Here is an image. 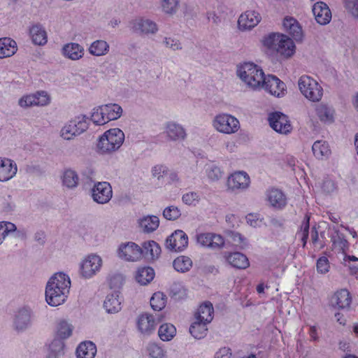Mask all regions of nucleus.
<instances>
[{
  "instance_id": "obj_30",
  "label": "nucleus",
  "mask_w": 358,
  "mask_h": 358,
  "mask_svg": "<svg viewBox=\"0 0 358 358\" xmlns=\"http://www.w3.org/2000/svg\"><path fill=\"white\" fill-rule=\"evenodd\" d=\"M315 111L320 121L331 123L334 120V110L327 105L321 103L316 106Z\"/></svg>"
},
{
  "instance_id": "obj_29",
  "label": "nucleus",
  "mask_w": 358,
  "mask_h": 358,
  "mask_svg": "<svg viewBox=\"0 0 358 358\" xmlns=\"http://www.w3.org/2000/svg\"><path fill=\"white\" fill-rule=\"evenodd\" d=\"M155 275V273L152 268L150 266H144L138 268L135 278L139 284L145 285L154 279Z\"/></svg>"
},
{
  "instance_id": "obj_44",
  "label": "nucleus",
  "mask_w": 358,
  "mask_h": 358,
  "mask_svg": "<svg viewBox=\"0 0 358 358\" xmlns=\"http://www.w3.org/2000/svg\"><path fill=\"white\" fill-rule=\"evenodd\" d=\"M331 242L334 249L338 252L345 254L348 249V242L342 235L334 236L331 238Z\"/></svg>"
},
{
  "instance_id": "obj_3",
  "label": "nucleus",
  "mask_w": 358,
  "mask_h": 358,
  "mask_svg": "<svg viewBox=\"0 0 358 358\" xmlns=\"http://www.w3.org/2000/svg\"><path fill=\"white\" fill-rule=\"evenodd\" d=\"M241 80L254 90L262 89L265 78L263 70L257 64L245 62L238 69Z\"/></svg>"
},
{
  "instance_id": "obj_51",
  "label": "nucleus",
  "mask_w": 358,
  "mask_h": 358,
  "mask_svg": "<svg viewBox=\"0 0 358 358\" xmlns=\"http://www.w3.org/2000/svg\"><path fill=\"white\" fill-rule=\"evenodd\" d=\"M182 200L186 205L196 206L200 200V196L197 192H189L182 195Z\"/></svg>"
},
{
  "instance_id": "obj_28",
  "label": "nucleus",
  "mask_w": 358,
  "mask_h": 358,
  "mask_svg": "<svg viewBox=\"0 0 358 358\" xmlns=\"http://www.w3.org/2000/svg\"><path fill=\"white\" fill-rule=\"evenodd\" d=\"M96 353V347L92 341L81 343L76 349L78 358H94Z\"/></svg>"
},
{
  "instance_id": "obj_37",
  "label": "nucleus",
  "mask_w": 358,
  "mask_h": 358,
  "mask_svg": "<svg viewBox=\"0 0 358 358\" xmlns=\"http://www.w3.org/2000/svg\"><path fill=\"white\" fill-rule=\"evenodd\" d=\"M207 324L208 323L202 320H195L189 327V333L196 339L203 338L207 334Z\"/></svg>"
},
{
  "instance_id": "obj_54",
  "label": "nucleus",
  "mask_w": 358,
  "mask_h": 358,
  "mask_svg": "<svg viewBox=\"0 0 358 358\" xmlns=\"http://www.w3.org/2000/svg\"><path fill=\"white\" fill-rule=\"evenodd\" d=\"M317 271L320 273H326L329 271L330 265L329 262L326 257H321L317 261Z\"/></svg>"
},
{
  "instance_id": "obj_23",
  "label": "nucleus",
  "mask_w": 358,
  "mask_h": 358,
  "mask_svg": "<svg viewBox=\"0 0 358 358\" xmlns=\"http://www.w3.org/2000/svg\"><path fill=\"white\" fill-rule=\"evenodd\" d=\"M214 315V309L213 304L210 301H205L198 308L194 314L195 320H202L210 323Z\"/></svg>"
},
{
  "instance_id": "obj_36",
  "label": "nucleus",
  "mask_w": 358,
  "mask_h": 358,
  "mask_svg": "<svg viewBox=\"0 0 358 358\" xmlns=\"http://www.w3.org/2000/svg\"><path fill=\"white\" fill-rule=\"evenodd\" d=\"M31 313L30 311L26 308L21 309L15 315L14 324L16 329H24L30 322Z\"/></svg>"
},
{
  "instance_id": "obj_39",
  "label": "nucleus",
  "mask_w": 358,
  "mask_h": 358,
  "mask_svg": "<svg viewBox=\"0 0 358 358\" xmlns=\"http://www.w3.org/2000/svg\"><path fill=\"white\" fill-rule=\"evenodd\" d=\"M151 308L155 311L164 309L167 303L166 296L162 292H155L150 301Z\"/></svg>"
},
{
  "instance_id": "obj_24",
  "label": "nucleus",
  "mask_w": 358,
  "mask_h": 358,
  "mask_svg": "<svg viewBox=\"0 0 358 358\" xmlns=\"http://www.w3.org/2000/svg\"><path fill=\"white\" fill-rule=\"evenodd\" d=\"M122 297L120 292L108 294L103 303L106 311L110 313H117L121 310Z\"/></svg>"
},
{
  "instance_id": "obj_19",
  "label": "nucleus",
  "mask_w": 358,
  "mask_h": 358,
  "mask_svg": "<svg viewBox=\"0 0 358 358\" xmlns=\"http://www.w3.org/2000/svg\"><path fill=\"white\" fill-rule=\"evenodd\" d=\"M17 171L15 162L8 158L0 157V181L6 182L13 178Z\"/></svg>"
},
{
  "instance_id": "obj_14",
  "label": "nucleus",
  "mask_w": 358,
  "mask_h": 358,
  "mask_svg": "<svg viewBox=\"0 0 358 358\" xmlns=\"http://www.w3.org/2000/svg\"><path fill=\"white\" fill-rule=\"evenodd\" d=\"M169 249L175 251H182L187 247L188 237L182 230H177L173 233L166 241Z\"/></svg>"
},
{
  "instance_id": "obj_52",
  "label": "nucleus",
  "mask_w": 358,
  "mask_h": 358,
  "mask_svg": "<svg viewBox=\"0 0 358 358\" xmlns=\"http://www.w3.org/2000/svg\"><path fill=\"white\" fill-rule=\"evenodd\" d=\"M206 172L208 178L211 180H217L222 177L220 169L214 164L208 165Z\"/></svg>"
},
{
  "instance_id": "obj_2",
  "label": "nucleus",
  "mask_w": 358,
  "mask_h": 358,
  "mask_svg": "<svg viewBox=\"0 0 358 358\" xmlns=\"http://www.w3.org/2000/svg\"><path fill=\"white\" fill-rule=\"evenodd\" d=\"M263 44L268 49L275 50L284 57H289L295 52V45L287 36L278 33H271L263 39Z\"/></svg>"
},
{
  "instance_id": "obj_31",
  "label": "nucleus",
  "mask_w": 358,
  "mask_h": 358,
  "mask_svg": "<svg viewBox=\"0 0 358 358\" xmlns=\"http://www.w3.org/2000/svg\"><path fill=\"white\" fill-rule=\"evenodd\" d=\"M63 53L66 57L72 60H77L83 57L84 50L79 44L71 43L64 45Z\"/></svg>"
},
{
  "instance_id": "obj_60",
  "label": "nucleus",
  "mask_w": 358,
  "mask_h": 358,
  "mask_svg": "<svg viewBox=\"0 0 358 358\" xmlns=\"http://www.w3.org/2000/svg\"><path fill=\"white\" fill-rule=\"evenodd\" d=\"M306 222L303 224L302 226V236L301 237V241L303 243V246L305 247L307 240L308 238V231H309V217L308 216L306 217Z\"/></svg>"
},
{
  "instance_id": "obj_25",
  "label": "nucleus",
  "mask_w": 358,
  "mask_h": 358,
  "mask_svg": "<svg viewBox=\"0 0 358 358\" xmlns=\"http://www.w3.org/2000/svg\"><path fill=\"white\" fill-rule=\"evenodd\" d=\"M17 50L16 42L10 38H0V59L10 57Z\"/></svg>"
},
{
  "instance_id": "obj_46",
  "label": "nucleus",
  "mask_w": 358,
  "mask_h": 358,
  "mask_svg": "<svg viewBox=\"0 0 358 358\" xmlns=\"http://www.w3.org/2000/svg\"><path fill=\"white\" fill-rule=\"evenodd\" d=\"M103 113V106L94 108L91 115V120L97 125H103L108 123L106 115Z\"/></svg>"
},
{
  "instance_id": "obj_13",
  "label": "nucleus",
  "mask_w": 358,
  "mask_h": 358,
  "mask_svg": "<svg viewBox=\"0 0 358 358\" xmlns=\"http://www.w3.org/2000/svg\"><path fill=\"white\" fill-rule=\"evenodd\" d=\"M92 192L94 201L99 203H108L113 195L112 187L107 182H98L94 185Z\"/></svg>"
},
{
  "instance_id": "obj_11",
  "label": "nucleus",
  "mask_w": 358,
  "mask_h": 358,
  "mask_svg": "<svg viewBox=\"0 0 358 358\" xmlns=\"http://www.w3.org/2000/svg\"><path fill=\"white\" fill-rule=\"evenodd\" d=\"M102 265L101 257L96 255H88L82 262L80 273L85 278H90L98 272Z\"/></svg>"
},
{
  "instance_id": "obj_43",
  "label": "nucleus",
  "mask_w": 358,
  "mask_h": 358,
  "mask_svg": "<svg viewBox=\"0 0 358 358\" xmlns=\"http://www.w3.org/2000/svg\"><path fill=\"white\" fill-rule=\"evenodd\" d=\"M109 45L102 40H97L92 43L89 48L90 52L96 56L105 55L108 51Z\"/></svg>"
},
{
  "instance_id": "obj_48",
  "label": "nucleus",
  "mask_w": 358,
  "mask_h": 358,
  "mask_svg": "<svg viewBox=\"0 0 358 358\" xmlns=\"http://www.w3.org/2000/svg\"><path fill=\"white\" fill-rule=\"evenodd\" d=\"M76 124L73 122L69 121L61 131V136L63 138L66 140L72 139L74 136L79 135L77 134L76 129H75Z\"/></svg>"
},
{
  "instance_id": "obj_5",
  "label": "nucleus",
  "mask_w": 358,
  "mask_h": 358,
  "mask_svg": "<svg viewBox=\"0 0 358 358\" xmlns=\"http://www.w3.org/2000/svg\"><path fill=\"white\" fill-rule=\"evenodd\" d=\"M72 327L65 320L59 322L57 326L55 338L49 345L50 353L48 358H57L64 348L63 340L69 338L72 334Z\"/></svg>"
},
{
  "instance_id": "obj_64",
  "label": "nucleus",
  "mask_w": 358,
  "mask_h": 358,
  "mask_svg": "<svg viewBox=\"0 0 358 358\" xmlns=\"http://www.w3.org/2000/svg\"><path fill=\"white\" fill-rule=\"evenodd\" d=\"M247 222L250 224L251 226L255 227L257 224L258 219L256 218V216L253 214H248L246 216Z\"/></svg>"
},
{
  "instance_id": "obj_12",
  "label": "nucleus",
  "mask_w": 358,
  "mask_h": 358,
  "mask_svg": "<svg viewBox=\"0 0 358 358\" xmlns=\"http://www.w3.org/2000/svg\"><path fill=\"white\" fill-rule=\"evenodd\" d=\"M196 241L201 245L211 249H220L224 245L223 237L214 233H200L196 235Z\"/></svg>"
},
{
  "instance_id": "obj_4",
  "label": "nucleus",
  "mask_w": 358,
  "mask_h": 358,
  "mask_svg": "<svg viewBox=\"0 0 358 358\" xmlns=\"http://www.w3.org/2000/svg\"><path fill=\"white\" fill-rule=\"evenodd\" d=\"M124 140V134L121 129H110L99 138L97 148L102 153L114 152L120 148Z\"/></svg>"
},
{
  "instance_id": "obj_9",
  "label": "nucleus",
  "mask_w": 358,
  "mask_h": 358,
  "mask_svg": "<svg viewBox=\"0 0 358 358\" xmlns=\"http://www.w3.org/2000/svg\"><path fill=\"white\" fill-rule=\"evenodd\" d=\"M118 255L128 262H137L143 258L142 248L134 242L122 243L118 248Z\"/></svg>"
},
{
  "instance_id": "obj_59",
  "label": "nucleus",
  "mask_w": 358,
  "mask_h": 358,
  "mask_svg": "<svg viewBox=\"0 0 358 358\" xmlns=\"http://www.w3.org/2000/svg\"><path fill=\"white\" fill-rule=\"evenodd\" d=\"M168 174V169L162 165H157L152 169V175L158 179Z\"/></svg>"
},
{
  "instance_id": "obj_61",
  "label": "nucleus",
  "mask_w": 358,
  "mask_h": 358,
  "mask_svg": "<svg viewBox=\"0 0 358 358\" xmlns=\"http://www.w3.org/2000/svg\"><path fill=\"white\" fill-rule=\"evenodd\" d=\"M0 229H2L5 238L9 232L15 231L16 227L11 222H0Z\"/></svg>"
},
{
  "instance_id": "obj_17",
  "label": "nucleus",
  "mask_w": 358,
  "mask_h": 358,
  "mask_svg": "<svg viewBox=\"0 0 358 358\" xmlns=\"http://www.w3.org/2000/svg\"><path fill=\"white\" fill-rule=\"evenodd\" d=\"M250 184V177L244 171H237L231 174L227 180L228 187L232 190L243 189Z\"/></svg>"
},
{
  "instance_id": "obj_35",
  "label": "nucleus",
  "mask_w": 358,
  "mask_h": 358,
  "mask_svg": "<svg viewBox=\"0 0 358 358\" xmlns=\"http://www.w3.org/2000/svg\"><path fill=\"white\" fill-rule=\"evenodd\" d=\"M312 150L313 155L317 159H322L328 157L331 154L329 144L323 141H315L312 146Z\"/></svg>"
},
{
  "instance_id": "obj_33",
  "label": "nucleus",
  "mask_w": 358,
  "mask_h": 358,
  "mask_svg": "<svg viewBox=\"0 0 358 358\" xmlns=\"http://www.w3.org/2000/svg\"><path fill=\"white\" fill-rule=\"evenodd\" d=\"M166 132L169 138L173 141L182 140L186 136V133L183 127L173 122L167 124Z\"/></svg>"
},
{
  "instance_id": "obj_15",
  "label": "nucleus",
  "mask_w": 358,
  "mask_h": 358,
  "mask_svg": "<svg viewBox=\"0 0 358 358\" xmlns=\"http://www.w3.org/2000/svg\"><path fill=\"white\" fill-rule=\"evenodd\" d=\"M261 15L255 10H247L242 13L238 20V28L241 30L251 29L261 21Z\"/></svg>"
},
{
  "instance_id": "obj_53",
  "label": "nucleus",
  "mask_w": 358,
  "mask_h": 358,
  "mask_svg": "<svg viewBox=\"0 0 358 358\" xmlns=\"http://www.w3.org/2000/svg\"><path fill=\"white\" fill-rule=\"evenodd\" d=\"M231 240L233 244L240 249L245 248L248 245L247 239L242 236L241 234L237 232H233L231 234Z\"/></svg>"
},
{
  "instance_id": "obj_47",
  "label": "nucleus",
  "mask_w": 358,
  "mask_h": 358,
  "mask_svg": "<svg viewBox=\"0 0 358 358\" xmlns=\"http://www.w3.org/2000/svg\"><path fill=\"white\" fill-rule=\"evenodd\" d=\"M71 122L76 124L75 129H76L77 134H79V135L88 128V118L85 115L76 117Z\"/></svg>"
},
{
  "instance_id": "obj_56",
  "label": "nucleus",
  "mask_w": 358,
  "mask_h": 358,
  "mask_svg": "<svg viewBox=\"0 0 358 358\" xmlns=\"http://www.w3.org/2000/svg\"><path fill=\"white\" fill-rule=\"evenodd\" d=\"M178 4V0H162V6L166 13H172L176 11Z\"/></svg>"
},
{
  "instance_id": "obj_45",
  "label": "nucleus",
  "mask_w": 358,
  "mask_h": 358,
  "mask_svg": "<svg viewBox=\"0 0 358 358\" xmlns=\"http://www.w3.org/2000/svg\"><path fill=\"white\" fill-rule=\"evenodd\" d=\"M62 181L65 186L72 188L77 185L78 177L75 171L66 170L64 173Z\"/></svg>"
},
{
  "instance_id": "obj_49",
  "label": "nucleus",
  "mask_w": 358,
  "mask_h": 358,
  "mask_svg": "<svg viewBox=\"0 0 358 358\" xmlns=\"http://www.w3.org/2000/svg\"><path fill=\"white\" fill-rule=\"evenodd\" d=\"M180 215V210L175 206H168L163 211L164 217L169 220H176Z\"/></svg>"
},
{
  "instance_id": "obj_20",
  "label": "nucleus",
  "mask_w": 358,
  "mask_h": 358,
  "mask_svg": "<svg viewBox=\"0 0 358 358\" xmlns=\"http://www.w3.org/2000/svg\"><path fill=\"white\" fill-rule=\"evenodd\" d=\"M334 307L340 309L348 308L352 303V296L347 289L337 290L331 299Z\"/></svg>"
},
{
  "instance_id": "obj_63",
  "label": "nucleus",
  "mask_w": 358,
  "mask_h": 358,
  "mask_svg": "<svg viewBox=\"0 0 358 358\" xmlns=\"http://www.w3.org/2000/svg\"><path fill=\"white\" fill-rule=\"evenodd\" d=\"M165 43L166 46H169L173 50H178L180 48V43L178 41H175L174 39L171 38H165Z\"/></svg>"
},
{
  "instance_id": "obj_41",
  "label": "nucleus",
  "mask_w": 358,
  "mask_h": 358,
  "mask_svg": "<svg viewBox=\"0 0 358 358\" xmlns=\"http://www.w3.org/2000/svg\"><path fill=\"white\" fill-rule=\"evenodd\" d=\"M176 329L175 326L169 323L162 324L158 330V335L164 341L171 340L176 335Z\"/></svg>"
},
{
  "instance_id": "obj_6",
  "label": "nucleus",
  "mask_w": 358,
  "mask_h": 358,
  "mask_svg": "<svg viewBox=\"0 0 358 358\" xmlns=\"http://www.w3.org/2000/svg\"><path fill=\"white\" fill-rule=\"evenodd\" d=\"M301 93L309 101H320L323 96V88L318 82L309 76H302L298 81Z\"/></svg>"
},
{
  "instance_id": "obj_32",
  "label": "nucleus",
  "mask_w": 358,
  "mask_h": 358,
  "mask_svg": "<svg viewBox=\"0 0 358 358\" xmlns=\"http://www.w3.org/2000/svg\"><path fill=\"white\" fill-rule=\"evenodd\" d=\"M29 34L34 44L43 45L47 43V34L45 29L38 25L30 28Z\"/></svg>"
},
{
  "instance_id": "obj_62",
  "label": "nucleus",
  "mask_w": 358,
  "mask_h": 358,
  "mask_svg": "<svg viewBox=\"0 0 358 358\" xmlns=\"http://www.w3.org/2000/svg\"><path fill=\"white\" fill-rule=\"evenodd\" d=\"M231 356V349L229 348H222L215 354V358H230Z\"/></svg>"
},
{
  "instance_id": "obj_40",
  "label": "nucleus",
  "mask_w": 358,
  "mask_h": 358,
  "mask_svg": "<svg viewBox=\"0 0 358 358\" xmlns=\"http://www.w3.org/2000/svg\"><path fill=\"white\" fill-rule=\"evenodd\" d=\"M139 224L144 231L152 232L158 228L159 220L157 216H147L140 220Z\"/></svg>"
},
{
  "instance_id": "obj_8",
  "label": "nucleus",
  "mask_w": 358,
  "mask_h": 358,
  "mask_svg": "<svg viewBox=\"0 0 358 358\" xmlns=\"http://www.w3.org/2000/svg\"><path fill=\"white\" fill-rule=\"evenodd\" d=\"M268 121L271 128L280 134H287L292 130V126L288 117L282 113L274 112L271 113Z\"/></svg>"
},
{
  "instance_id": "obj_58",
  "label": "nucleus",
  "mask_w": 358,
  "mask_h": 358,
  "mask_svg": "<svg viewBox=\"0 0 358 358\" xmlns=\"http://www.w3.org/2000/svg\"><path fill=\"white\" fill-rule=\"evenodd\" d=\"M35 96L34 94H29V95H25L23 96L20 100H19V105L21 107H29L32 106H36V103L35 102Z\"/></svg>"
},
{
  "instance_id": "obj_1",
  "label": "nucleus",
  "mask_w": 358,
  "mask_h": 358,
  "mask_svg": "<svg viewBox=\"0 0 358 358\" xmlns=\"http://www.w3.org/2000/svg\"><path fill=\"white\" fill-rule=\"evenodd\" d=\"M71 281L69 277L63 273H57L52 276L45 288V300L52 306L62 304L69 292Z\"/></svg>"
},
{
  "instance_id": "obj_27",
  "label": "nucleus",
  "mask_w": 358,
  "mask_h": 358,
  "mask_svg": "<svg viewBox=\"0 0 358 358\" xmlns=\"http://www.w3.org/2000/svg\"><path fill=\"white\" fill-rule=\"evenodd\" d=\"M226 259L231 266L238 269H245L250 266L248 257L241 252L230 253Z\"/></svg>"
},
{
  "instance_id": "obj_57",
  "label": "nucleus",
  "mask_w": 358,
  "mask_h": 358,
  "mask_svg": "<svg viewBox=\"0 0 358 358\" xmlns=\"http://www.w3.org/2000/svg\"><path fill=\"white\" fill-rule=\"evenodd\" d=\"M346 10L354 17H358V0H343Z\"/></svg>"
},
{
  "instance_id": "obj_55",
  "label": "nucleus",
  "mask_w": 358,
  "mask_h": 358,
  "mask_svg": "<svg viewBox=\"0 0 358 358\" xmlns=\"http://www.w3.org/2000/svg\"><path fill=\"white\" fill-rule=\"evenodd\" d=\"M34 96H35V102L36 103V106H46L48 105L50 101V98L47 92H38L36 94H34Z\"/></svg>"
},
{
  "instance_id": "obj_34",
  "label": "nucleus",
  "mask_w": 358,
  "mask_h": 358,
  "mask_svg": "<svg viewBox=\"0 0 358 358\" xmlns=\"http://www.w3.org/2000/svg\"><path fill=\"white\" fill-rule=\"evenodd\" d=\"M133 28L136 31L145 34L155 33L157 30V24L155 22L143 19L136 20L133 22Z\"/></svg>"
},
{
  "instance_id": "obj_42",
  "label": "nucleus",
  "mask_w": 358,
  "mask_h": 358,
  "mask_svg": "<svg viewBox=\"0 0 358 358\" xmlns=\"http://www.w3.org/2000/svg\"><path fill=\"white\" fill-rule=\"evenodd\" d=\"M173 266L177 271L185 273L190 269L192 262L188 257L180 256L174 259Z\"/></svg>"
},
{
  "instance_id": "obj_26",
  "label": "nucleus",
  "mask_w": 358,
  "mask_h": 358,
  "mask_svg": "<svg viewBox=\"0 0 358 358\" xmlns=\"http://www.w3.org/2000/svg\"><path fill=\"white\" fill-rule=\"evenodd\" d=\"M143 258L153 260L159 257L161 253L159 245L154 241H149L143 244Z\"/></svg>"
},
{
  "instance_id": "obj_50",
  "label": "nucleus",
  "mask_w": 358,
  "mask_h": 358,
  "mask_svg": "<svg viewBox=\"0 0 358 358\" xmlns=\"http://www.w3.org/2000/svg\"><path fill=\"white\" fill-rule=\"evenodd\" d=\"M147 351L150 358H163L164 356L163 349L155 343H150Z\"/></svg>"
},
{
  "instance_id": "obj_18",
  "label": "nucleus",
  "mask_w": 358,
  "mask_h": 358,
  "mask_svg": "<svg viewBox=\"0 0 358 358\" xmlns=\"http://www.w3.org/2000/svg\"><path fill=\"white\" fill-rule=\"evenodd\" d=\"M313 13L317 23L322 25L328 24L331 19L329 6L322 1L315 3L313 6Z\"/></svg>"
},
{
  "instance_id": "obj_22",
  "label": "nucleus",
  "mask_w": 358,
  "mask_h": 358,
  "mask_svg": "<svg viewBox=\"0 0 358 358\" xmlns=\"http://www.w3.org/2000/svg\"><path fill=\"white\" fill-rule=\"evenodd\" d=\"M267 199L270 204L276 209H283L287 203V199L285 193L275 188L268 191Z\"/></svg>"
},
{
  "instance_id": "obj_21",
  "label": "nucleus",
  "mask_w": 358,
  "mask_h": 358,
  "mask_svg": "<svg viewBox=\"0 0 358 358\" xmlns=\"http://www.w3.org/2000/svg\"><path fill=\"white\" fill-rule=\"evenodd\" d=\"M285 30L296 41H301L303 34L301 25L292 17H286L283 20Z\"/></svg>"
},
{
  "instance_id": "obj_7",
  "label": "nucleus",
  "mask_w": 358,
  "mask_h": 358,
  "mask_svg": "<svg viewBox=\"0 0 358 358\" xmlns=\"http://www.w3.org/2000/svg\"><path fill=\"white\" fill-rule=\"evenodd\" d=\"M213 125L219 132L227 134H234L240 128L238 119L226 113L216 115L213 120Z\"/></svg>"
},
{
  "instance_id": "obj_10",
  "label": "nucleus",
  "mask_w": 358,
  "mask_h": 358,
  "mask_svg": "<svg viewBox=\"0 0 358 358\" xmlns=\"http://www.w3.org/2000/svg\"><path fill=\"white\" fill-rule=\"evenodd\" d=\"M262 88L276 97L283 96L287 92L286 85L278 77L273 75H268L264 79Z\"/></svg>"
},
{
  "instance_id": "obj_16",
  "label": "nucleus",
  "mask_w": 358,
  "mask_h": 358,
  "mask_svg": "<svg viewBox=\"0 0 358 358\" xmlns=\"http://www.w3.org/2000/svg\"><path fill=\"white\" fill-rule=\"evenodd\" d=\"M157 322L154 316L148 313L141 314L137 320L138 331L144 335H150L156 329Z\"/></svg>"
},
{
  "instance_id": "obj_38",
  "label": "nucleus",
  "mask_w": 358,
  "mask_h": 358,
  "mask_svg": "<svg viewBox=\"0 0 358 358\" xmlns=\"http://www.w3.org/2000/svg\"><path fill=\"white\" fill-rule=\"evenodd\" d=\"M103 108L108 122L118 119L122 113L121 106L116 103L103 105Z\"/></svg>"
}]
</instances>
